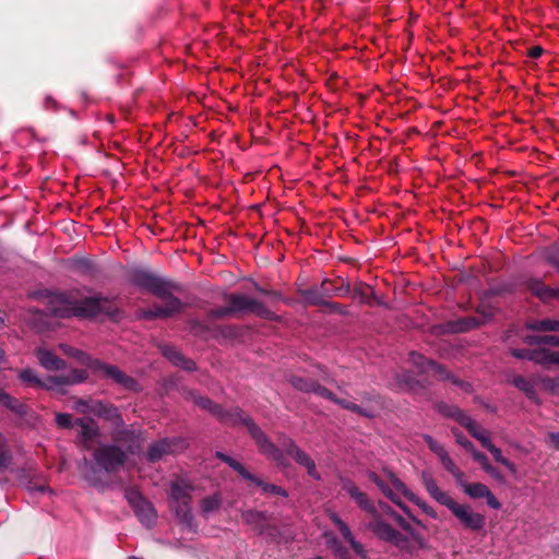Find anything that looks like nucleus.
<instances>
[{
    "label": "nucleus",
    "mask_w": 559,
    "mask_h": 559,
    "mask_svg": "<svg viewBox=\"0 0 559 559\" xmlns=\"http://www.w3.org/2000/svg\"><path fill=\"white\" fill-rule=\"evenodd\" d=\"M285 452L292 456L297 464L305 467L307 474L313 478L314 480H320L321 475L317 469L316 462L312 457L301 450L292 439H288L287 442L284 443Z\"/></svg>",
    "instance_id": "nucleus-14"
},
{
    "label": "nucleus",
    "mask_w": 559,
    "mask_h": 559,
    "mask_svg": "<svg viewBox=\"0 0 559 559\" xmlns=\"http://www.w3.org/2000/svg\"><path fill=\"white\" fill-rule=\"evenodd\" d=\"M250 480L253 481L257 486L261 487V489L264 492H271V493H274V495L287 497L286 490H284L280 486L272 485V484H266L263 480L257 478L255 476H254V479H250Z\"/></svg>",
    "instance_id": "nucleus-39"
},
{
    "label": "nucleus",
    "mask_w": 559,
    "mask_h": 559,
    "mask_svg": "<svg viewBox=\"0 0 559 559\" xmlns=\"http://www.w3.org/2000/svg\"><path fill=\"white\" fill-rule=\"evenodd\" d=\"M423 438L428 448L439 457L443 467L455 478L456 483L463 488V490H465V486L469 483L464 480L463 472H461V469L455 465L444 447L429 435H424Z\"/></svg>",
    "instance_id": "nucleus-12"
},
{
    "label": "nucleus",
    "mask_w": 559,
    "mask_h": 559,
    "mask_svg": "<svg viewBox=\"0 0 559 559\" xmlns=\"http://www.w3.org/2000/svg\"><path fill=\"white\" fill-rule=\"evenodd\" d=\"M222 496L214 493L201 500V511L204 515L217 511L222 506Z\"/></svg>",
    "instance_id": "nucleus-31"
},
{
    "label": "nucleus",
    "mask_w": 559,
    "mask_h": 559,
    "mask_svg": "<svg viewBox=\"0 0 559 559\" xmlns=\"http://www.w3.org/2000/svg\"><path fill=\"white\" fill-rule=\"evenodd\" d=\"M369 290H370V287L368 285L358 283L354 287V297H359L361 301H365L368 297Z\"/></svg>",
    "instance_id": "nucleus-46"
},
{
    "label": "nucleus",
    "mask_w": 559,
    "mask_h": 559,
    "mask_svg": "<svg viewBox=\"0 0 559 559\" xmlns=\"http://www.w3.org/2000/svg\"><path fill=\"white\" fill-rule=\"evenodd\" d=\"M393 520L409 535L415 530L411 526V524L400 514L396 512H392Z\"/></svg>",
    "instance_id": "nucleus-48"
},
{
    "label": "nucleus",
    "mask_w": 559,
    "mask_h": 559,
    "mask_svg": "<svg viewBox=\"0 0 559 559\" xmlns=\"http://www.w3.org/2000/svg\"><path fill=\"white\" fill-rule=\"evenodd\" d=\"M542 53H543V48L539 46H535V47L531 48L528 51V56L531 58H538V57H540Z\"/></svg>",
    "instance_id": "nucleus-52"
},
{
    "label": "nucleus",
    "mask_w": 559,
    "mask_h": 559,
    "mask_svg": "<svg viewBox=\"0 0 559 559\" xmlns=\"http://www.w3.org/2000/svg\"><path fill=\"white\" fill-rule=\"evenodd\" d=\"M368 478L377 485L381 492L393 503L399 506L406 514L408 509L402 503L401 496L418 506L426 514L432 519H437V512L428 506L424 500L412 492L407 486L391 471L383 469L381 475L374 472H368Z\"/></svg>",
    "instance_id": "nucleus-3"
},
{
    "label": "nucleus",
    "mask_w": 559,
    "mask_h": 559,
    "mask_svg": "<svg viewBox=\"0 0 559 559\" xmlns=\"http://www.w3.org/2000/svg\"><path fill=\"white\" fill-rule=\"evenodd\" d=\"M60 348L66 355L76 358L80 362L86 365L92 370H96L100 366L98 361L92 359L90 356L79 349L64 344H61Z\"/></svg>",
    "instance_id": "nucleus-27"
},
{
    "label": "nucleus",
    "mask_w": 559,
    "mask_h": 559,
    "mask_svg": "<svg viewBox=\"0 0 559 559\" xmlns=\"http://www.w3.org/2000/svg\"><path fill=\"white\" fill-rule=\"evenodd\" d=\"M56 424L60 428H70L72 425V417L69 414L58 413L56 415Z\"/></svg>",
    "instance_id": "nucleus-44"
},
{
    "label": "nucleus",
    "mask_w": 559,
    "mask_h": 559,
    "mask_svg": "<svg viewBox=\"0 0 559 559\" xmlns=\"http://www.w3.org/2000/svg\"><path fill=\"white\" fill-rule=\"evenodd\" d=\"M107 378H110L116 382L117 384L121 385L122 388L130 390V391H138L139 385L136 381L120 371L117 367L107 366Z\"/></svg>",
    "instance_id": "nucleus-24"
},
{
    "label": "nucleus",
    "mask_w": 559,
    "mask_h": 559,
    "mask_svg": "<svg viewBox=\"0 0 559 559\" xmlns=\"http://www.w3.org/2000/svg\"><path fill=\"white\" fill-rule=\"evenodd\" d=\"M481 467L486 473L493 472V466L489 463V460Z\"/></svg>",
    "instance_id": "nucleus-55"
},
{
    "label": "nucleus",
    "mask_w": 559,
    "mask_h": 559,
    "mask_svg": "<svg viewBox=\"0 0 559 559\" xmlns=\"http://www.w3.org/2000/svg\"><path fill=\"white\" fill-rule=\"evenodd\" d=\"M109 425L114 428L111 435L119 443V447H107V469L123 464L127 455L121 450V447H126L129 451L133 452L132 443L135 441L134 433L124 429L121 416L116 408L107 407V429Z\"/></svg>",
    "instance_id": "nucleus-6"
},
{
    "label": "nucleus",
    "mask_w": 559,
    "mask_h": 559,
    "mask_svg": "<svg viewBox=\"0 0 559 559\" xmlns=\"http://www.w3.org/2000/svg\"><path fill=\"white\" fill-rule=\"evenodd\" d=\"M407 537L406 548H399L402 551L414 554L419 549H427L429 547L427 539L418 532L414 531Z\"/></svg>",
    "instance_id": "nucleus-28"
},
{
    "label": "nucleus",
    "mask_w": 559,
    "mask_h": 559,
    "mask_svg": "<svg viewBox=\"0 0 559 559\" xmlns=\"http://www.w3.org/2000/svg\"><path fill=\"white\" fill-rule=\"evenodd\" d=\"M134 512L139 520L146 526H151L155 519H156V512L151 502L145 500L144 502H141L139 507H135Z\"/></svg>",
    "instance_id": "nucleus-26"
},
{
    "label": "nucleus",
    "mask_w": 559,
    "mask_h": 559,
    "mask_svg": "<svg viewBox=\"0 0 559 559\" xmlns=\"http://www.w3.org/2000/svg\"><path fill=\"white\" fill-rule=\"evenodd\" d=\"M87 378V371L84 369H72L66 374L49 376L45 380H41L31 368L19 371V379L21 381L29 386L46 390H61L63 386L81 383Z\"/></svg>",
    "instance_id": "nucleus-7"
},
{
    "label": "nucleus",
    "mask_w": 559,
    "mask_h": 559,
    "mask_svg": "<svg viewBox=\"0 0 559 559\" xmlns=\"http://www.w3.org/2000/svg\"><path fill=\"white\" fill-rule=\"evenodd\" d=\"M530 288L534 295L539 297L543 300H550L555 297H559V289L555 290L546 285H544L539 281H534L531 283Z\"/></svg>",
    "instance_id": "nucleus-30"
},
{
    "label": "nucleus",
    "mask_w": 559,
    "mask_h": 559,
    "mask_svg": "<svg viewBox=\"0 0 559 559\" xmlns=\"http://www.w3.org/2000/svg\"><path fill=\"white\" fill-rule=\"evenodd\" d=\"M46 305L49 312L57 317L66 318L75 316L91 318L100 311L102 299L95 297L79 299L74 293H56L47 297Z\"/></svg>",
    "instance_id": "nucleus-4"
},
{
    "label": "nucleus",
    "mask_w": 559,
    "mask_h": 559,
    "mask_svg": "<svg viewBox=\"0 0 559 559\" xmlns=\"http://www.w3.org/2000/svg\"><path fill=\"white\" fill-rule=\"evenodd\" d=\"M524 342L530 345H539V344H548L552 346H559V336L558 335H547V336H526Z\"/></svg>",
    "instance_id": "nucleus-37"
},
{
    "label": "nucleus",
    "mask_w": 559,
    "mask_h": 559,
    "mask_svg": "<svg viewBox=\"0 0 559 559\" xmlns=\"http://www.w3.org/2000/svg\"><path fill=\"white\" fill-rule=\"evenodd\" d=\"M289 382L294 388H296L299 391L312 392V393L317 394L318 396L330 400V401L338 404L343 408L348 409L353 413H356V414H359V415H362L366 417L372 416L369 412L362 409L359 405H357L350 401L344 400V399H337L335 396V394L332 393L330 390H328L326 388L322 386L321 384H319L310 379L301 378L298 376H292L289 378Z\"/></svg>",
    "instance_id": "nucleus-8"
},
{
    "label": "nucleus",
    "mask_w": 559,
    "mask_h": 559,
    "mask_svg": "<svg viewBox=\"0 0 559 559\" xmlns=\"http://www.w3.org/2000/svg\"><path fill=\"white\" fill-rule=\"evenodd\" d=\"M328 284H330V282L324 281L321 285V288L324 289V295H326L328 297H331L333 295L345 296V295L349 294V292H350V287H349L348 283H345L342 286L334 288V289H331L330 287H328L326 286Z\"/></svg>",
    "instance_id": "nucleus-41"
},
{
    "label": "nucleus",
    "mask_w": 559,
    "mask_h": 559,
    "mask_svg": "<svg viewBox=\"0 0 559 559\" xmlns=\"http://www.w3.org/2000/svg\"><path fill=\"white\" fill-rule=\"evenodd\" d=\"M381 509H382V511H383L385 514L390 515V516L393 519V514H392V512H395V511H394V510H392L388 504H382V506H381Z\"/></svg>",
    "instance_id": "nucleus-54"
},
{
    "label": "nucleus",
    "mask_w": 559,
    "mask_h": 559,
    "mask_svg": "<svg viewBox=\"0 0 559 559\" xmlns=\"http://www.w3.org/2000/svg\"><path fill=\"white\" fill-rule=\"evenodd\" d=\"M127 499L129 501V503L131 504V507L134 509L135 507H139L141 504V502H144L145 499L141 496L140 492H138L136 490H130L128 491L127 493Z\"/></svg>",
    "instance_id": "nucleus-45"
},
{
    "label": "nucleus",
    "mask_w": 559,
    "mask_h": 559,
    "mask_svg": "<svg viewBox=\"0 0 559 559\" xmlns=\"http://www.w3.org/2000/svg\"><path fill=\"white\" fill-rule=\"evenodd\" d=\"M485 449H487L493 456L495 461L502 464L507 467V469L515 475L518 473V468L514 463L503 456L502 451L497 448L491 441L485 443Z\"/></svg>",
    "instance_id": "nucleus-29"
},
{
    "label": "nucleus",
    "mask_w": 559,
    "mask_h": 559,
    "mask_svg": "<svg viewBox=\"0 0 559 559\" xmlns=\"http://www.w3.org/2000/svg\"><path fill=\"white\" fill-rule=\"evenodd\" d=\"M112 146L118 147L119 146L118 142H114Z\"/></svg>",
    "instance_id": "nucleus-60"
},
{
    "label": "nucleus",
    "mask_w": 559,
    "mask_h": 559,
    "mask_svg": "<svg viewBox=\"0 0 559 559\" xmlns=\"http://www.w3.org/2000/svg\"><path fill=\"white\" fill-rule=\"evenodd\" d=\"M250 297L245 295L231 294L226 297V301L228 302V307L222 308L219 310L213 311L212 314L217 318L229 316L237 311L248 310L251 304Z\"/></svg>",
    "instance_id": "nucleus-16"
},
{
    "label": "nucleus",
    "mask_w": 559,
    "mask_h": 559,
    "mask_svg": "<svg viewBox=\"0 0 559 559\" xmlns=\"http://www.w3.org/2000/svg\"><path fill=\"white\" fill-rule=\"evenodd\" d=\"M193 487L183 479H177L170 484V507L175 511L176 516L186 524H191V492Z\"/></svg>",
    "instance_id": "nucleus-9"
},
{
    "label": "nucleus",
    "mask_w": 559,
    "mask_h": 559,
    "mask_svg": "<svg viewBox=\"0 0 559 559\" xmlns=\"http://www.w3.org/2000/svg\"><path fill=\"white\" fill-rule=\"evenodd\" d=\"M527 328L535 331H559V320H538L528 323Z\"/></svg>",
    "instance_id": "nucleus-35"
},
{
    "label": "nucleus",
    "mask_w": 559,
    "mask_h": 559,
    "mask_svg": "<svg viewBox=\"0 0 559 559\" xmlns=\"http://www.w3.org/2000/svg\"><path fill=\"white\" fill-rule=\"evenodd\" d=\"M448 509L460 521L464 528L475 532L484 528L486 518L483 514L473 511L469 506L460 504L453 499V501L448 506Z\"/></svg>",
    "instance_id": "nucleus-11"
},
{
    "label": "nucleus",
    "mask_w": 559,
    "mask_h": 559,
    "mask_svg": "<svg viewBox=\"0 0 559 559\" xmlns=\"http://www.w3.org/2000/svg\"><path fill=\"white\" fill-rule=\"evenodd\" d=\"M411 516V519L413 520L414 523H416L418 526L425 528V525L423 524V522L418 519H416L415 516H412L411 514H408Z\"/></svg>",
    "instance_id": "nucleus-56"
},
{
    "label": "nucleus",
    "mask_w": 559,
    "mask_h": 559,
    "mask_svg": "<svg viewBox=\"0 0 559 559\" xmlns=\"http://www.w3.org/2000/svg\"><path fill=\"white\" fill-rule=\"evenodd\" d=\"M163 355L168 358L174 365L181 367L185 370H193L194 362L186 358L179 350L171 346L162 347Z\"/></svg>",
    "instance_id": "nucleus-25"
},
{
    "label": "nucleus",
    "mask_w": 559,
    "mask_h": 559,
    "mask_svg": "<svg viewBox=\"0 0 559 559\" xmlns=\"http://www.w3.org/2000/svg\"><path fill=\"white\" fill-rule=\"evenodd\" d=\"M242 519L246 523L254 525L258 530L262 531L265 516L264 513L259 511L249 510L242 513Z\"/></svg>",
    "instance_id": "nucleus-34"
},
{
    "label": "nucleus",
    "mask_w": 559,
    "mask_h": 559,
    "mask_svg": "<svg viewBox=\"0 0 559 559\" xmlns=\"http://www.w3.org/2000/svg\"><path fill=\"white\" fill-rule=\"evenodd\" d=\"M368 528L374 534L376 537L383 542L391 543L395 545L397 548H406L407 546V537L403 535L399 531H396L392 525L386 523L379 514L376 512L372 515V519L368 523Z\"/></svg>",
    "instance_id": "nucleus-10"
},
{
    "label": "nucleus",
    "mask_w": 559,
    "mask_h": 559,
    "mask_svg": "<svg viewBox=\"0 0 559 559\" xmlns=\"http://www.w3.org/2000/svg\"><path fill=\"white\" fill-rule=\"evenodd\" d=\"M106 120H107V122H112V119L109 115H107Z\"/></svg>",
    "instance_id": "nucleus-59"
},
{
    "label": "nucleus",
    "mask_w": 559,
    "mask_h": 559,
    "mask_svg": "<svg viewBox=\"0 0 559 559\" xmlns=\"http://www.w3.org/2000/svg\"><path fill=\"white\" fill-rule=\"evenodd\" d=\"M249 311L258 314L261 318L271 320L275 318V314L271 310H269L261 301L253 298L251 299Z\"/></svg>",
    "instance_id": "nucleus-38"
},
{
    "label": "nucleus",
    "mask_w": 559,
    "mask_h": 559,
    "mask_svg": "<svg viewBox=\"0 0 559 559\" xmlns=\"http://www.w3.org/2000/svg\"><path fill=\"white\" fill-rule=\"evenodd\" d=\"M453 433L455 436L456 442L462 445L465 450H467L469 453L475 450L473 443L466 439L461 432L453 430Z\"/></svg>",
    "instance_id": "nucleus-47"
},
{
    "label": "nucleus",
    "mask_w": 559,
    "mask_h": 559,
    "mask_svg": "<svg viewBox=\"0 0 559 559\" xmlns=\"http://www.w3.org/2000/svg\"><path fill=\"white\" fill-rule=\"evenodd\" d=\"M182 442L177 439H164L153 443L147 451V459L151 462H156L163 459L164 455L170 454L176 451Z\"/></svg>",
    "instance_id": "nucleus-20"
},
{
    "label": "nucleus",
    "mask_w": 559,
    "mask_h": 559,
    "mask_svg": "<svg viewBox=\"0 0 559 559\" xmlns=\"http://www.w3.org/2000/svg\"><path fill=\"white\" fill-rule=\"evenodd\" d=\"M333 524L338 528L342 536L350 544L352 548L360 556H364V547L361 544L357 543L348 527V525L342 521V519L336 513H331L330 515Z\"/></svg>",
    "instance_id": "nucleus-23"
},
{
    "label": "nucleus",
    "mask_w": 559,
    "mask_h": 559,
    "mask_svg": "<svg viewBox=\"0 0 559 559\" xmlns=\"http://www.w3.org/2000/svg\"><path fill=\"white\" fill-rule=\"evenodd\" d=\"M34 355L39 365L48 371H59L66 368V361L45 347H37Z\"/></svg>",
    "instance_id": "nucleus-18"
},
{
    "label": "nucleus",
    "mask_w": 559,
    "mask_h": 559,
    "mask_svg": "<svg viewBox=\"0 0 559 559\" xmlns=\"http://www.w3.org/2000/svg\"><path fill=\"white\" fill-rule=\"evenodd\" d=\"M471 454H472V457L474 459V461L478 462L480 464V466L483 464H485L488 460V457L484 453L477 451L476 449L473 450L471 452Z\"/></svg>",
    "instance_id": "nucleus-50"
},
{
    "label": "nucleus",
    "mask_w": 559,
    "mask_h": 559,
    "mask_svg": "<svg viewBox=\"0 0 559 559\" xmlns=\"http://www.w3.org/2000/svg\"><path fill=\"white\" fill-rule=\"evenodd\" d=\"M442 412L444 413L445 416L454 418L462 426H464L475 439L480 441L484 448L486 442L491 441L488 436V432L479 425H477L471 417L461 412L459 408L453 406H445L442 409Z\"/></svg>",
    "instance_id": "nucleus-13"
},
{
    "label": "nucleus",
    "mask_w": 559,
    "mask_h": 559,
    "mask_svg": "<svg viewBox=\"0 0 559 559\" xmlns=\"http://www.w3.org/2000/svg\"><path fill=\"white\" fill-rule=\"evenodd\" d=\"M197 404L204 409H209L211 413L216 415L222 421L226 424H243L249 433L255 440V443L261 453L270 456L277 463H282L283 454L282 451L270 441V439L261 431V429L248 418L240 409L235 408L233 411H223L221 406L213 404L209 399L200 397L197 400Z\"/></svg>",
    "instance_id": "nucleus-2"
},
{
    "label": "nucleus",
    "mask_w": 559,
    "mask_h": 559,
    "mask_svg": "<svg viewBox=\"0 0 559 559\" xmlns=\"http://www.w3.org/2000/svg\"><path fill=\"white\" fill-rule=\"evenodd\" d=\"M492 478L497 479V480H502V475L501 473L493 467V472H489L488 473Z\"/></svg>",
    "instance_id": "nucleus-53"
},
{
    "label": "nucleus",
    "mask_w": 559,
    "mask_h": 559,
    "mask_svg": "<svg viewBox=\"0 0 559 559\" xmlns=\"http://www.w3.org/2000/svg\"><path fill=\"white\" fill-rule=\"evenodd\" d=\"M0 404L17 413H20L22 408L20 402L3 390H0Z\"/></svg>",
    "instance_id": "nucleus-40"
},
{
    "label": "nucleus",
    "mask_w": 559,
    "mask_h": 559,
    "mask_svg": "<svg viewBox=\"0 0 559 559\" xmlns=\"http://www.w3.org/2000/svg\"><path fill=\"white\" fill-rule=\"evenodd\" d=\"M11 456L7 449L3 437L0 435V468L7 467L10 464Z\"/></svg>",
    "instance_id": "nucleus-43"
},
{
    "label": "nucleus",
    "mask_w": 559,
    "mask_h": 559,
    "mask_svg": "<svg viewBox=\"0 0 559 559\" xmlns=\"http://www.w3.org/2000/svg\"><path fill=\"white\" fill-rule=\"evenodd\" d=\"M478 324L477 320L474 318H467L464 320H460L456 322L454 326L455 332H465L473 328H475Z\"/></svg>",
    "instance_id": "nucleus-42"
},
{
    "label": "nucleus",
    "mask_w": 559,
    "mask_h": 559,
    "mask_svg": "<svg viewBox=\"0 0 559 559\" xmlns=\"http://www.w3.org/2000/svg\"><path fill=\"white\" fill-rule=\"evenodd\" d=\"M5 360V353L3 349L0 348V362H3Z\"/></svg>",
    "instance_id": "nucleus-58"
},
{
    "label": "nucleus",
    "mask_w": 559,
    "mask_h": 559,
    "mask_svg": "<svg viewBox=\"0 0 559 559\" xmlns=\"http://www.w3.org/2000/svg\"><path fill=\"white\" fill-rule=\"evenodd\" d=\"M548 439L555 449L559 450V432H550Z\"/></svg>",
    "instance_id": "nucleus-51"
},
{
    "label": "nucleus",
    "mask_w": 559,
    "mask_h": 559,
    "mask_svg": "<svg viewBox=\"0 0 559 559\" xmlns=\"http://www.w3.org/2000/svg\"><path fill=\"white\" fill-rule=\"evenodd\" d=\"M464 492L474 499H486L487 504L495 510H499L501 508V503L492 495L490 489L481 483H471L466 485Z\"/></svg>",
    "instance_id": "nucleus-19"
},
{
    "label": "nucleus",
    "mask_w": 559,
    "mask_h": 559,
    "mask_svg": "<svg viewBox=\"0 0 559 559\" xmlns=\"http://www.w3.org/2000/svg\"><path fill=\"white\" fill-rule=\"evenodd\" d=\"M512 383L514 384V386H516L519 390H521L522 392H524L527 397L530 399H535L536 397V391H535V386L533 384V382L524 377H515L512 381Z\"/></svg>",
    "instance_id": "nucleus-33"
},
{
    "label": "nucleus",
    "mask_w": 559,
    "mask_h": 559,
    "mask_svg": "<svg viewBox=\"0 0 559 559\" xmlns=\"http://www.w3.org/2000/svg\"><path fill=\"white\" fill-rule=\"evenodd\" d=\"M342 488L356 501L359 508L367 511L371 515L377 512L368 496L362 492L352 480L343 479Z\"/></svg>",
    "instance_id": "nucleus-17"
},
{
    "label": "nucleus",
    "mask_w": 559,
    "mask_h": 559,
    "mask_svg": "<svg viewBox=\"0 0 559 559\" xmlns=\"http://www.w3.org/2000/svg\"><path fill=\"white\" fill-rule=\"evenodd\" d=\"M216 456L218 459H221L223 462H225L226 464H228L233 469L238 472L243 478H246V479H254V475L249 473L245 468V466L242 464H240L239 462H237L233 457H230V456H228V455H226L224 453H221V452H217Z\"/></svg>",
    "instance_id": "nucleus-32"
},
{
    "label": "nucleus",
    "mask_w": 559,
    "mask_h": 559,
    "mask_svg": "<svg viewBox=\"0 0 559 559\" xmlns=\"http://www.w3.org/2000/svg\"><path fill=\"white\" fill-rule=\"evenodd\" d=\"M136 282L140 286L152 292L165 302L164 306H154L152 309L144 311L143 318H167L182 309L181 301L171 294L174 286L170 283L148 273L139 274Z\"/></svg>",
    "instance_id": "nucleus-5"
},
{
    "label": "nucleus",
    "mask_w": 559,
    "mask_h": 559,
    "mask_svg": "<svg viewBox=\"0 0 559 559\" xmlns=\"http://www.w3.org/2000/svg\"><path fill=\"white\" fill-rule=\"evenodd\" d=\"M76 425L80 427V440L86 448L80 472L91 485L102 487L105 475V448L100 441L98 428L92 419H80Z\"/></svg>",
    "instance_id": "nucleus-1"
},
{
    "label": "nucleus",
    "mask_w": 559,
    "mask_h": 559,
    "mask_svg": "<svg viewBox=\"0 0 559 559\" xmlns=\"http://www.w3.org/2000/svg\"><path fill=\"white\" fill-rule=\"evenodd\" d=\"M411 516V519L413 520L414 523H416L418 526L425 528V525L423 524V522L418 519H416L415 516H412L411 514H408Z\"/></svg>",
    "instance_id": "nucleus-57"
},
{
    "label": "nucleus",
    "mask_w": 559,
    "mask_h": 559,
    "mask_svg": "<svg viewBox=\"0 0 559 559\" xmlns=\"http://www.w3.org/2000/svg\"><path fill=\"white\" fill-rule=\"evenodd\" d=\"M512 356L527 359L540 365H559V352L547 349H512Z\"/></svg>",
    "instance_id": "nucleus-15"
},
{
    "label": "nucleus",
    "mask_w": 559,
    "mask_h": 559,
    "mask_svg": "<svg viewBox=\"0 0 559 559\" xmlns=\"http://www.w3.org/2000/svg\"><path fill=\"white\" fill-rule=\"evenodd\" d=\"M323 305L325 307H328L331 312H338V313H342V314H346L347 313L346 308L343 307L342 305L337 304V302L324 301Z\"/></svg>",
    "instance_id": "nucleus-49"
},
{
    "label": "nucleus",
    "mask_w": 559,
    "mask_h": 559,
    "mask_svg": "<svg viewBox=\"0 0 559 559\" xmlns=\"http://www.w3.org/2000/svg\"><path fill=\"white\" fill-rule=\"evenodd\" d=\"M301 296L304 297V299L311 304V305H323L324 302V297H328L326 295H324V289L322 288V292L320 293L319 290L317 289H306V290H302L301 292Z\"/></svg>",
    "instance_id": "nucleus-36"
},
{
    "label": "nucleus",
    "mask_w": 559,
    "mask_h": 559,
    "mask_svg": "<svg viewBox=\"0 0 559 559\" xmlns=\"http://www.w3.org/2000/svg\"><path fill=\"white\" fill-rule=\"evenodd\" d=\"M411 360L417 367L419 372L429 373L438 379L444 378V370L430 359L425 358L418 353H411Z\"/></svg>",
    "instance_id": "nucleus-22"
},
{
    "label": "nucleus",
    "mask_w": 559,
    "mask_h": 559,
    "mask_svg": "<svg viewBox=\"0 0 559 559\" xmlns=\"http://www.w3.org/2000/svg\"><path fill=\"white\" fill-rule=\"evenodd\" d=\"M421 481L428 493L439 503L448 508V506L453 501V498L449 493L439 488L437 481L429 473H421Z\"/></svg>",
    "instance_id": "nucleus-21"
}]
</instances>
